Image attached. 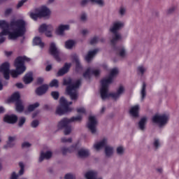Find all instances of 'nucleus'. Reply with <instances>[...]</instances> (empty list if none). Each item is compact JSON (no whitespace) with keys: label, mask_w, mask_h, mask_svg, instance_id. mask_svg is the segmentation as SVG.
I'll return each instance as SVG.
<instances>
[{"label":"nucleus","mask_w":179,"mask_h":179,"mask_svg":"<svg viewBox=\"0 0 179 179\" xmlns=\"http://www.w3.org/2000/svg\"><path fill=\"white\" fill-rule=\"evenodd\" d=\"M23 80L25 85H29V83H31V82H33V73H27L24 76Z\"/></svg>","instance_id":"c85d7f7f"},{"label":"nucleus","mask_w":179,"mask_h":179,"mask_svg":"<svg viewBox=\"0 0 179 179\" xmlns=\"http://www.w3.org/2000/svg\"><path fill=\"white\" fill-rule=\"evenodd\" d=\"M15 86L18 89H23V87H24V85H23V84L22 83H17V84H15Z\"/></svg>","instance_id":"4d7b16f0"},{"label":"nucleus","mask_w":179,"mask_h":179,"mask_svg":"<svg viewBox=\"0 0 179 179\" xmlns=\"http://www.w3.org/2000/svg\"><path fill=\"white\" fill-rule=\"evenodd\" d=\"M76 44V42L73 40H69L65 42V48L67 50H71V48H73V46Z\"/></svg>","instance_id":"2f4dec72"},{"label":"nucleus","mask_w":179,"mask_h":179,"mask_svg":"<svg viewBox=\"0 0 179 179\" xmlns=\"http://www.w3.org/2000/svg\"><path fill=\"white\" fill-rule=\"evenodd\" d=\"M81 33H82L83 36H87V34H89V30H87V29H83L81 31Z\"/></svg>","instance_id":"13d9d810"},{"label":"nucleus","mask_w":179,"mask_h":179,"mask_svg":"<svg viewBox=\"0 0 179 179\" xmlns=\"http://www.w3.org/2000/svg\"><path fill=\"white\" fill-rule=\"evenodd\" d=\"M39 33H45L47 37H52L54 27L51 24H43L39 27Z\"/></svg>","instance_id":"4468645a"},{"label":"nucleus","mask_w":179,"mask_h":179,"mask_svg":"<svg viewBox=\"0 0 179 179\" xmlns=\"http://www.w3.org/2000/svg\"><path fill=\"white\" fill-rule=\"evenodd\" d=\"M50 15H51V11L45 6L36 8L29 13V16L33 20H37L38 17H47V16H50Z\"/></svg>","instance_id":"0eeeda50"},{"label":"nucleus","mask_w":179,"mask_h":179,"mask_svg":"<svg viewBox=\"0 0 179 179\" xmlns=\"http://www.w3.org/2000/svg\"><path fill=\"white\" fill-rule=\"evenodd\" d=\"M31 146V144H30V143H29V142H24L22 144V147L24 148H30Z\"/></svg>","instance_id":"864d4df0"},{"label":"nucleus","mask_w":179,"mask_h":179,"mask_svg":"<svg viewBox=\"0 0 179 179\" xmlns=\"http://www.w3.org/2000/svg\"><path fill=\"white\" fill-rule=\"evenodd\" d=\"M40 106V103L38 102H36L34 104H31L28 106V111H34L37 107Z\"/></svg>","instance_id":"c9c22d12"},{"label":"nucleus","mask_w":179,"mask_h":179,"mask_svg":"<svg viewBox=\"0 0 179 179\" xmlns=\"http://www.w3.org/2000/svg\"><path fill=\"white\" fill-rule=\"evenodd\" d=\"M49 52L50 54L52 55L58 62L61 61V58H59V57H62V53L61 52L55 43H50Z\"/></svg>","instance_id":"f8f14e48"},{"label":"nucleus","mask_w":179,"mask_h":179,"mask_svg":"<svg viewBox=\"0 0 179 179\" xmlns=\"http://www.w3.org/2000/svg\"><path fill=\"white\" fill-rule=\"evenodd\" d=\"M71 58L73 62L76 63V71H78V69H80V68H82V66H80V62L79 61V57H78V55H76V53L72 54Z\"/></svg>","instance_id":"393cba45"},{"label":"nucleus","mask_w":179,"mask_h":179,"mask_svg":"<svg viewBox=\"0 0 179 179\" xmlns=\"http://www.w3.org/2000/svg\"><path fill=\"white\" fill-rule=\"evenodd\" d=\"M124 147L120 146L117 148V155H122L124 153Z\"/></svg>","instance_id":"3c124183"},{"label":"nucleus","mask_w":179,"mask_h":179,"mask_svg":"<svg viewBox=\"0 0 179 179\" xmlns=\"http://www.w3.org/2000/svg\"><path fill=\"white\" fill-rule=\"evenodd\" d=\"M83 116L81 115H78L76 117H72L71 118H69L70 123L71 122H79L82 121Z\"/></svg>","instance_id":"72a5a7b5"},{"label":"nucleus","mask_w":179,"mask_h":179,"mask_svg":"<svg viewBox=\"0 0 179 179\" xmlns=\"http://www.w3.org/2000/svg\"><path fill=\"white\" fill-rule=\"evenodd\" d=\"M92 3H96L99 6H104V0H90Z\"/></svg>","instance_id":"e433bc0d"},{"label":"nucleus","mask_w":179,"mask_h":179,"mask_svg":"<svg viewBox=\"0 0 179 179\" xmlns=\"http://www.w3.org/2000/svg\"><path fill=\"white\" fill-rule=\"evenodd\" d=\"M55 0H49L48 2L49 3H52V2H54Z\"/></svg>","instance_id":"774afa93"},{"label":"nucleus","mask_w":179,"mask_h":179,"mask_svg":"<svg viewBox=\"0 0 179 179\" xmlns=\"http://www.w3.org/2000/svg\"><path fill=\"white\" fill-rule=\"evenodd\" d=\"M3 120L8 124H15L17 121V116L15 115H6Z\"/></svg>","instance_id":"a211bd4d"},{"label":"nucleus","mask_w":179,"mask_h":179,"mask_svg":"<svg viewBox=\"0 0 179 179\" xmlns=\"http://www.w3.org/2000/svg\"><path fill=\"white\" fill-rule=\"evenodd\" d=\"M127 12V8H125V7H120V10H119V13L122 15L124 16V15H125V13Z\"/></svg>","instance_id":"8fccbe9b"},{"label":"nucleus","mask_w":179,"mask_h":179,"mask_svg":"<svg viewBox=\"0 0 179 179\" xmlns=\"http://www.w3.org/2000/svg\"><path fill=\"white\" fill-rule=\"evenodd\" d=\"M52 96L55 100H58V97H59V92H52L51 93Z\"/></svg>","instance_id":"49530a36"},{"label":"nucleus","mask_w":179,"mask_h":179,"mask_svg":"<svg viewBox=\"0 0 179 179\" xmlns=\"http://www.w3.org/2000/svg\"><path fill=\"white\" fill-rule=\"evenodd\" d=\"M122 27H124V22L121 21H115L113 22V24L110 29L113 34L112 39L110 41L111 44H115L117 41L121 40V34L118 33V30H120V29H122Z\"/></svg>","instance_id":"423d86ee"},{"label":"nucleus","mask_w":179,"mask_h":179,"mask_svg":"<svg viewBox=\"0 0 179 179\" xmlns=\"http://www.w3.org/2000/svg\"><path fill=\"white\" fill-rule=\"evenodd\" d=\"M87 127L92 134H96L97 132V119L94 115H90L87 123Z\"/></svg>","instance_id":"2eb2a0df"},{"label":"nucleus","mask_w":179,"mask_h":179,"mask_svg":"<svg viewBox=\"0 0 179 179\" xmlns=\"http://www.w3.org/2000/svg\"><path fill=\"white\" fill-rule=\"evenodd\" d=\"M13 52L12 51H8V50H5L4 51V55H6V57H10V55H12Z\"/></svg>","instance_id":"5fc2aeb1"},{"label":"nucleus","mask_w":179,"mask_h":179,"mask_svg":"<svg viewBox=\"0 0 179 179\" xmlns=\"http://www.w3.org/2000/svg\"><path fill=\"white\" fill-rule=\"evenodd\" d=\"M43 82H44V78H38L37 83H39V85H41V83H43Z\"/></svg>","instance_id":"bf43d9fd"},{"label":"nucleus","mask_w":179,"mask_h":179,"mask_svg":"<svg viewBox=\"0 0 179 179\" xmlns=\"http://www.w3.org/2000/svg\"><path fill=\"white\" fill-rule=\"evenodd\" d=\"M69 29L70 27L69 24H60L56 29L55 33L57 36H64L65 31H66V30H69Z\"/></svg>","instance_id":"f3484780"},{"label":"nucleus","mask_w":179,"mask_h":179,"mask_svg":"<svg viewBox=\"0 0 179 179\" xmlns=\"http://www.w3.org/2000/svg\"><path fill=\"white\" fill-rule=\"evenodd\" d=\"M62 142L63 143H71L72 138H66V137H63V138H62Z\"/></svg>","instance_id":"c03bdc74"},{"label":"nucleus","mask_w":179,"mask_h":179,"mask_svg":"<svg viewBox=\"0 0 179 179\" xmlns=\"http://www.w3.org/2000/svg\"><path fill=\"white\" fill-rule=\"evenodd\" d=\"M34 45H38L41 48H44V43L41 41V38L40 37H35L33 41Z\"/></svg>","instance_id":"7c9ffc66"},{"label":"nucleus","mask_w":179,"mask_h":179,"mask_svg":"<svg viewBox=\"0 0 179 179\" xmlns=\"http://www.w3.org/2000/svg\"><path fill=\"white\" fill-rule=\"evenodd\" d=\"M87 179H102L101 177L97 176L96 171H89L85 175Z\"/></svg>","instance_id":"aec40b11"},{"label":"nucleus","mask_w":179,"mask_h":179,"mask_svg":"<svg viewBox=\"0 0 179 179\" xmlns=\"http://www.w3.org/2000/svg\"><path fill=\"white\" fill-rule=\"evenodd\" d=\"M72 106V101H67L66 99L62 97L59 99V106L56 109V114L57 115H65V114H69L73 111V107Z\"/></svg>","instance_id":"39448f33"},{"label":"nucleus","mask_w":179,"mask_h":179,"mask_svg":"<svg viewBox=\"0 0 179 179\" xmlns=\"http://www.w3.org/2000/svg\"><path fill=\"white\" fill-rule=\"evenodd\" d=\"M80 148V141H77L73 145L70 146L69 148L66 147L62 148V153L63 155H68V153H75L78 151V149Z\"/></svg>","instance_id":"ddd939ff"},{"label":"nucleus","mask_w":179,"mask_h":179,"mask_svg":"<svg viewBox=\"0 0 179 179\" xmlns=\"http://www.w3.org/2000/svg\"><path fill=\"white\" fill-rule=\"evenodd\" d=\"M138 73H141V75H143V73L146 72V68L143 66H140L138 67Z\"/></svg>","instance_id":"a19ab883"},{"label":"nucleus","mask_w":179,"mask_h":179,"mask_svg":"<svg viewBox=\"0 0 179 179\" xmlns=\"http://www.w3.org/2000/svg\"><path fill=\"white\" fill-rule=\"evenodd\" d=\"M48 90V85H43L36 89V93L38 96H43Z\"/></svg>","instance_id":"b1692460"},{"label":"nucleus","mask_w":179,"mask_h":179,"mask_svg":"<svg viewBox=\"0 0 179 179\" xmlns=\"http://www.w3.org/2000/svg\"><path fill=\"white\" fill-rule=\"evenodd\" d=\"M69 124H71L69 118L64 117L57 122V127L59 129H64V135H69L72 132V126Z\"/></svg>","instance_id":"1a4fd4ad"},{"label":"nucleus","mask_w":179,"mask_h":179,"mask_svg":"<svg viewBox=\"0 0 179 179\" xmlns=\"http://www.w3.org/2000/svg\"><path fill=\"white\" fill-rule=\"evenodd\" d=\"M12 12H13V10L11 8H6L4 12V15L5 16H9Z\"/></svg>","instance_id":"09e8293b"},{"label":"nucleus","mask_w":179,"mask_h":179,"mask_svg":"<svg viewBox=\"0 0 179 179\" xmlns=\"http://www.w3.org/2000/svg\"><path fill=\"white\" fill-rule=\"evenodd\" d=\"M3 111H5V108H3L2 106H0V113H3Z\"/></svg>","instance_id":"0e129e2a"},{"label":"nucleus","mask_w":179,"mask_h":179,"mask_svg":"<svg viewBox=\"0 0 179 179\" xmlns=\"http://www.w3.org/2000/svg\"><path fill=\"white\" fill-rule=\"evenodd\" d=\"M106 111V108L103 107L101 110V113H104Z\"/></svg>","instance_id":"338daca9"},{"label":"nucleus","mask_w":179,"mask_h":179,"mask_svg":"<svg viewBox=\"0 0 179 179\" xmlns=\"http://www.w3.org/2000/svg\"><path fill=\"white\" fill-rule=\"evenodd\" d=\"M93 148L97 151L101 150L103 148H105L106 156L108 157H110L114 153V148L110 145H107V138H103L100 141L95 143Z\"/></svg>","instance_id":"6e6552de"},{"label":"nucleus","mask_w":179,"mask_h":179,"mask_svg":"<svg viewBox=\"0 0 179 179\" xmlns=\"http://www.w3.org/2000/svg\"><path fill=\"white\" fill-rule=\"evenodd\" d=\"M168 121L169 115L167 114L155 115L152 117V122L159 125V128L164 127Z\"/></svg>","instance_id":"9d476101"},{"label":"nucleus","mask_w":179,"mask_h":179,"mask_svg":"<svg viewBox=\"0 0 179 179\" xmlns=\"http://www.w3.org/2000/svg\"><path fill=\"white\" fill-rule=\"evenodd\" d=\"M3 89V85H2V82L0 80V91Z\"/></svg>","instance_id":"69168bd1"},{"label":"nucleus","mask_w":179,"mask_h":179,"mask_svg":"<svg viewBox=\"0 0 179 179\" xmlns=\"http://www.w3.org/2000/svg\"><path fill=\"white\" fill-rule=\"evenodd\" d=\"M71 63H66L63 68H62L60 70H59L57 73V76H62L63 75H65L69 71V68L71 66Z\"/></svg>","instance_id":"412c9836"},{"label":"nucleus","mask_w":179,"mask_h":179,"mask_svg":"<svg viewBox=\"0 0 179 179\" xmlns=\"http://www.w3.org/2000/svg\"><path fill=\"white\" fill-rule=\"evenodd\" d=\"M89 2V0H83L81 1V5H83V6H85V5H86V3H87Z\"/></svg>","instance_id":"052dcab7"},{"label":"nucleus","mask_w":179,"mask_h":179,"mask_svg":"<svg viewBox=\"0 0 179 179\" xmlns=\"http://www.w3.org/2000/svg\"><path fill=\"white\" fill-rule=\"evenodd\" d=\"M141 99L143 100L146 97V84L143 83L141 92Z\"/></svg>","instance_id":"f704fd0d"},{"label":"nucleus","mask_w":179,"mask_h":179,"mask_svg":"<svg viewBox=\"0 0 179 179\" xmlns=\"http://www.w3.org/2000/svg\"><path fill=\"white\" fill-rule=\"evenodd\" d=\"M19 166L20 167V170L19 171L18 175L13 173L10 179H17V177H19V176H23V174L24 173V164H23V162H20Z\"/></svg>","instance_id":"6ab92c4d"},{"label":"nucleus","mask_w":179,"mask_h":179,"mask_svg":"<svg viewBox=\"0 0 179 179\" xmlns=\"http://www.w3.org/2000/svg\"><path fill=\"white\" fill-rule=\"evenodd\" d=\"M75 178H76L75 174L71 173L66 174L64 176V179H75Z\"/></svg>","instance_id":"a18cd8bd"},{"label":"nucleus","mask_w":179,"mask_h":179,"mask_svg":"<svg viewBox=\"0 0 179 179\" xmlns=\"http://www.w3.org/2000/svg\"><path fill=\"white\" fill-rule=\"evenodd\" d=\"M77 113L78 114H80V115H82V114H86V109H85L84 107L78 108Z\"/></svg>","instance_id":"37998d69"},{"label":"nucleus","mask_w":179,"mask_h":179,"mask_svg":"<svg viewBox=\"0 0 179 179\" xmlns=\"http://www.w3.org/2000/svg\"><path fill=\"white\" fill-rule=\"evenodd\" d=\"M139 105H136L134 106H131L129 110V113L132 117H138V114L139 113Z\"/></svg>","instance_id":"bb28decb"},{"label":"nucleus","mask_w":179,"mask_h":179,"mask_svg":"<svg viewBox=\"0 0 179 179\" xmlns=\"http://www.w3.org/2000/svg\"><path fill=\"white\" fill-rule=\"evenodd\" d=\"M119 55L120 57H125L127 55V51L125 50L124 48H120L118 49Z\"/></svg>","instance_id":"4c0bfd02"},{"label":"nucleus","mask_w":179,"mask_h":179,"mask_svg":"<svg viewBox=\"0 0 179 179\" xmlns=\"http://www.w3.org/2000/svg\"><path fill=\"white\" fill-rule=\"evenodd\" d=\"M153 146L155 148V149H158V148H160V141L159 139L155 138L154 140Z\"/></svg>","instance_id":"79ce46f5"},{"label":"nucleus","mask_w":179,"mask_h":179,"mask_svg":"<svg viewBox=\"0 0 179 179\" xmlns=\"http://www.w3.org/2000/svg\"><path fill=\"white\" fill-rule=\"evenodd\" d=\"M50 87H58L59 86V83H58V80H53L50 82Z\"/></svg>","instance_id":"58836bf2"},{"label":"nucleus","mask_w":179,"mask_h":179,"mask_svg":"<svg viewBox=\"0 0 179 179\" xmlns=\"http://www.w3.org/2000/svg\"><path fill=\"white\" fill-rule=\"evenodd\" d=\"M15 141H16V136H9L7 144L4 145V149H8V148H13V145H15Z\"/></svg>","instance_id":"a878e982"},{"label":"nucleus","mask_w":179,"mask_h":179,"mask_svg":"<svg viewBox=\"0 0 179 179\" xmlns=\"http://www.w3.org/2000/svg\"><path fill=\"white\" fill-rule=\"evenodd\" d=\"M99 50L97 49L89 51L87 55H85V61H87V62H90V61L93 59L94 57L97 54Z\"/></svg>","instance_id":"5701e85b"},{"label":"nucleus","mask_w":179,"mask_h":179,"mask_svg":"<svg viewBox=\"0 0 179 179\" xmlns=\"http://www.w3.org/2000/svg\"><path fill=\"white\" fill-rule=\"evenodd\" d=\"M92 75L99 76V75H100V70L98 69L88 68L83 73V77L85 79H90V76H92Z\"/></svg>","instance_id":"dca6fc26"},{"label":"nucleus","mask_w":179,"mask_h":179,"mask_svg":"<svg viewBox=\"0 0 179 179\" xmlns=\"http://www.w3.org/2000/svg\"><path fill=\"white\" fill-rule=\"evenodd\" d=\"M78 155L79 157H87L90 155V152L87 149L81 148L78 151Z\"/></svg>","instance_id":"cd10ccee"},{"label":"nucleus","mask_w":179,"mask_h":179,"mask_svg":"<svg viewBox=\"0 0 179 179\" xmlns=\"http://www.w3.org/2000/svg\"><path fill=\"white\" fill-rule=\"evenodd\" d=\"M24 122H26V117H21L19 118V120H18V125L20 127H23V125L24 124Z\"/></svg>","instance_id":"ea45409f"},{"label":"nucleus","mask_w":179,"mask_h":179,"mask_svg":"<svg viewBox=\"0 0 179 179\" xmlns=\"http://www.w3.org/2000/svg\"><path fill=\"white\" fill-rule=\"evenodd\" d=\"M52 66H51V65H48L47 66H46V71H47V72H48V71H50V69H52Z\"/></svg>","instance_id":"680f3d73"},{"label":"nucleus","mask_w":179,"mask_h":179,"mask_svg":"<svg viewBox=\"0 0 179 179\" xmlns=\"http://www.w3.org/2000/svg\"><path fill=\"white\" fill-rule=\"evenodd\" d=\"M52 157V152L51 151H47L46 152H41V155L39 157V162H41L44 159H46V160H48V159H51Z\"/></svg>","instance_id":"4be33fe9"},{"label":"nucleus","mask_w":179,"mask_h":179,"mask_svg":"<svg viewBox=\"0 0 179 179\" xmlns=\"http://www.w3.org/2000/svg\"><path fill=\"white\" fill-rule=\"evenodd\" d=\"M146 122H148V118L147 117H143L141 119V120L138 122V128L143 131L146 127Z\"/></svg>","instance_id":"c756f323"},{"label":"nucleus","mask_w":179,"mask_h":179,"mask_svg":"<svg viewBox=\"0 0 179 179\" xmlns=\"http://www.w3.org/2000/svg\"><path fill=\"white\" fill-rule=\"evenodd\" d=\"M27 24L24 20H12L9 23L6 20H0V44L5 43L6 36L8 40H16L18 37L24 36Z\"/></svg>","instance_id":"f257e3e1"},{"label":"nucleus","mask_w":179,"mask_h":179,"mask_svg":"<svg viewBox=\"0 0 179 179\" xmlns=\"http://www.w3.org/2000/svg\"><path fill=\"white\" fill-rule=\"evenodd\" d=\"M100 41L101 43H103L104 41V38L95 36L90 40V44H97V43H100Z\"/></svg>","instance_id":"473e14b6"},{"label":"nucleus","mask_w":179,"mask_h":179,"mask_svg":"<svg viewBox=\"0 0 179 179\" xmlns=\"http://www.w3.org/2000/svg\"><path fill=\"white\" fill-rule=\"evenodd\" d=\"M118 75V69L115 68L110 70L109 76L104 78L101 80L100 94L102 100H106L112 97L114 100L120 99L125 93V86L120 85L116 91V93H110L108 86L113 83L114 78Z\"/></svg>","instance_id":"f03ea898"},{"label":"nucleus","mask_w":179,"mask_h":179,"mask_svg":"<svg viewBox=\"0 0 179 179\" xmlns=\"http://www.w3.org/2000/svg\"><path fill=\"white\" fill-rule=\"evenodd\" d=\"M38 111L34 112L32 115V118H36L37 117V114H38Z\"/></svg>","instance_id":"e2e57ef3"},{"label":"nucleus","mask_w":179,"mask_h":179,"mask_svg":"<svg viewBox=\"0 0 179 179\" xmlns=\"http://www.w3.org/2000/svg\"><path fill=\"white\" fill-rule=\"evenodd\" d=\"M26 2H27V0H21L18 2V3L17 4V9H19L20 8H22V6L23 5H24V3H26Z\"/></svg>","instance_id":"de8ad7c7"},{"label":"nucleus","mask_w":179,"mask_h":179,"mask_svg":"<svg viewBox=\"0 0 179 179\" xmlns=\"http://www.w3.org/2000/svg\"><path fill=\"white\" fill-rule=\"evenodd\" d=\"M80 80H73L72 78H66L64 80V85L67 86L66 92L70 96L71 100H78L79 96V87L80 86Z\"/></svg>","instance_id":"20e7f679"},{"label":"nucleus","mask_w":179,"mask_h":179,"mask_svg":"<svg viewBox=\"0 0 179 179\" xmlns=\"http://www.w3.org/2000/svg\"><path fill=\"white\" fill-rule=\"evenodd\" d=\"M20 94L19 92H15L11 97L10 98V101H16L15 108L16 110L18 113H22L23 110H24V106L23 105V102L20 100Z\"/></svg>","instance_id":"9b49d317"},{"label":"nucleus","mask_w":179,"mask_h":179,"mask_svg":"<svg viewBox=\"0 0 179 179\" xmlns=\"http://www.w3.org/2000/svg\"><path fill=\"white\" fill-rule=\"evenodd\" d=\"M86 19H87V15H86V13H83V14H81V15H80V20H81L82 21H85V20H86Z\"/></svg>","instance_id":"6e6d98bb"},{"label":"nucleus","mask_w":179,"mask_h":179,"mask_svg":"<svg viewBox=\"0 0 179 179\" xmlns=\"http://www.w3.org/2000/svg\"><path fill=\"white\" fill-rule=\"evenodd\" d=\"M38 124H39L38 120H34L31 122V125L32 128H37V127H38Z\"/></svg>","instance_id":"603ef678"},{"label":"nucleus","mask_w":179,"mask_h":179,"mask_svg":"<svg viewBox=\"0 0 179 179\" xmlns=\"http://www.w3.org/2000/svg\"><path fill=\"white\" fill-rule=\"evenodd\" d=\"M31 59L26 56L18 57L15 61V70H9L10 64L9 62H6L0 65V72L3 73V77L6 80H8L10 76L13 78H17L19 75H22L26 71V66L24 63L30 62Z\"/></svg>","instance_id":"7ed1b4c3"}]
</instances>
